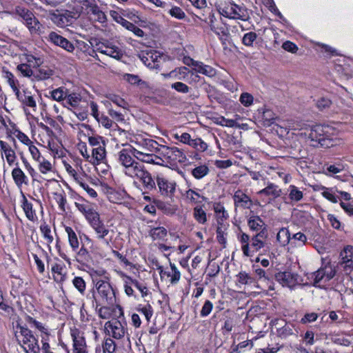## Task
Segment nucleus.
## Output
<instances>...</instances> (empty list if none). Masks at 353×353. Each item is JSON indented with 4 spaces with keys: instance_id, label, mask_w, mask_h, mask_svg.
<instances>
[{
    "instance_id": "obj_1",
    "label": "nucleus",
    "mask_w": 353,
    "mask_h": 353,
    "mask_svg": "<svg viewBox=\"0 0 353 353\" xmlns=\"http://www.w3.org/2000/svg\"><path fill=\"white\" fill-rule=\"evenodd\" d=\"M118 162L122 166V172L126 176L139 180L145 190H156L157 184L159 192L163 196L172 197L174 194L176 185L173 180L163 174H157L156 179H153L145 166L135 161L127 150L123 149L119 152Z\"/></svg>"
},
{
    "instance_id": "obj_2",
    "label": "nucleus",
    "mask_w": 353,
    "mask_h": 353,
    "mask_svg": "<svg viewBox=\"0 0 353 353\" xmlns=\"http://www.w3.org/2000/svg\"><path fill=\"white\" fill-rule=\"evenodd\" d=\"M293 129L304 130V132L301 134H304L312 141L318 143L322 147L329 148L333 145L332 140L330 139L331 128L328 125H310L304 123H297L296 126H293Z\"/></svg>"
},
{
    "instance_id": "obj_3",
    "label": "nucleus",
    "mask_w": 353,
    "mask_h": 353,
    "mask_svg": "<svg viewBox=\"0 0 353 353\" xmlns=\"http://www.w3.org/2000/svg\"><path fill=\"white\" fill-rule=\"evenodd\" d=\"M216 8L221 16L230 19L245 21L250 18L245 6L237 5L232 1H219L216 3Z\"/></svg>"
},
{
    "instance_id": "obj_4",
    "label": "nucleus",
    "mask_w": 353,
    "mask_h": 353,
    "mask_svg": "<svg viewBox=\"0 0 353 353\" xmlns=\"http://www.w3.org/2000/svg\"><path fill=\"white\" fill-rule=\"evenodd\" d=\"M97 294L92 293V297L96 307L103 305H111L115 301V294L111 285L105 281L100 280L96 284Z\"/></svg>"
},
{
    "instance_id": "obj_5",
    "label": "nucleus",
    "mask_w": 353,
    "mask_h": 353,
    "mask_svg": "<svg viewBox=\"0 0 353 353\" xmlns=\"http://www.w3.org/2000/svg\"><path fill=\"white\" fill-rule=\"evenodd\" d=\"M19 328L21 339L18 341L24 351L26 353H39V341L33 332L24 326H19Z\"/></svg>"
},
{
    "instance_id": "obj_6",
    "label": "nucleus",
    "mask_w": 353,
    "mask_h": 353,
    "mask_svg": "<svg viewBox=\"0 0 353 353\" xmlns=\"http://www.w3.org/2000/svg\"><path fill=\"white\" fill-rule=\"evenodd\" d=\"M104 328L109 336L117 340L122 339L128 334L126 323L116 319L107 321Z\"/></svg>"
},
{
    "instance_id": "obj_7",
    "label": "nucleus",
    "mask_w": 353,
    "mask_h": 353,
    "mask_svg": "<svg viewBox=\"0 0 353 353\" xmlns=\"http://www.w3.org/2000/svg\"><path fill=\"white\" fill-rule=\"evenodd\" d=\"M160 155L173 163H184L187 158L183 151L176 147H169L161 145L159 150Z\"/></svg>"
},
{
    "instance_id": "obj_8",
    "label": "nucleus",
    "mask_w": 353,
    "mask_h": 353,
    "mask_svg": "<svg viewBox=\"0 0 353 353\" xmlns=\"http://www.w3.org/2000/svg\"><path fill=\"white\" fill-rule=\"evenodd\" d=\"M80 15L78 11L63 10L57 13H53L51 16L52 21L59 27L70 26Z\"/></svg>"
},
{
    "instance_id": "obj_9",
    "label": "nucleus",
    "mask_w": 353,
    "mask_h": 353,
    "mask_svg": "<svg viewBox=\"0 0 353 353\" xmlns=\"http://www.w3.org/2000/svg\"><path fill=\"white\" fill-rule=\"evenodd\" d=\"M91 228L94 231L97 240L103 245L109 247L112 239V235L111 234L112 231L110 230L108 226L105 225L102 221Z\"/></svg>"
},
{
    "instance_id": "obj_10",
    "label": "nucleus",
    "mask_w": 353,
    "mask_h": 353,
    "mask_svg": "<svg viewBox=\"0 0 353 353\" xmlns=\"http://www.w3.org/2000/svg\"><path fill=\"white\" fill-rule=\"evenodd\" d=\"M234 208L243 210H250L253 205L251 198L242 190H237L233 194Z\"/></svg>"
},
{
    "instance_id": "obj_11",
    "label": "nucleus",
    "mask_w": 353,
    "mask_h": 353,
    "mask_svg": "<svg viewBox=\"0 0 353 353\" xmlns=\"http://www.w3.org/2000/svg\"><path fill=\"white\" fill-rule=\"evenodd\" d=\"M170 270L164 269L162 265H158L157 270H159L161 279L165 277L170 278V283L172 284H175L180 280L181 273L174 263L170 262Z\"/></svg>"
},
{
    "instance_id": "obj_12",
    "label": "nucleus",
    "mask_w": 353,
    "mask_h": 353,
    "mask_svg": "<svg viewBox=\"0 0 353 353\" xmlns=\"http://www.w3.org/2000/svg\"><path fill=\"white\" fill-rule=\"evenodd\" d=\"M336 274L335 270L331 265H325L324 268H320L314 273V285L322 281H328L331 280Z\"/></svg>"
},
{
    "instance_id": "obj_13",
    "label": "nucleus",
    "mask_w": 353,
    "mask_h": 353,
    "mask_svg": "<svg viewBox=\"0 0 353 353\" xmlns=\"http://www.w3.org/2000/svg\"><path fill=\"white\" fill-rule=\"evenodd\" d=\"M275 279L283 286L292 288L298 283V274L289 271L279 272L275 274Z\"/></svg>"
},
{
    "instance_id": "obj_14",
    "label": "nucleus",
    "mask_w": 353,
    "mask_h": 353,
    "mask_svg": "<svg viewBox=\"0 0 353 353\" xmlns=\"http://www.w3.org/2000/svg\"><path fill=\"white\" fill-rule=\"evenodd\" d=\"M0 148L2 156L4 155L10 166L19 165V163L17 161L15 152L8 143L0 141Z\"/></svg>"
},
{
    "instance_id": "obj_15",
    "label": "nucleus",
    "mask_w": 353,
    "mask_h": 353,
    "mask_svg": "<svg viewBox=\"0 0 353 353\" xmlns=\"http://www.w3.org/2000/svg\"><path fill=\"white\" fill-rule=\"evenodd\" d=\"M258 195L265 196L270 201L275 199L281 195V189L279 187L271 182H268L265 188L259 190L257 192Z\"/></svg>"
},
{
    "instance_id": "obj_16",
    "label": "nucleus",
    "mask_w": 353,
    "mask_h": 353,
    "mask_svg": "<svg viewBox=\"0 0 353 353\" xmlns=\"http://www.w3.org/2000/svg\"><path fill=\"white\" fill-rule=\"evenodd\" d=\"M268 234L266 228H263L260 232L253 235L251 238V247L254 248L256 252L265 246V240L268 239Z\"/></svg>"
},
{
    "instance_id": "obj_17",
    "label": "nucleus",
    "mask_w": 353,
    "mask_h": 353,
    "mask_svg": "<svg viewBox=\"0 0 353 353\" xmlns=\"http://www.w3.org/2000/svg\"><path fill=\"white\" fill-rule=\"evenodd\" d=\"M11 174L14 184L19 189H21L23 185H29L28 177L19 167V165H15V168L12 170Z\"/></svg>"
},
{
    "instance_id": "obj_18",
    "label": "nucleus",
    "mask_w": 353,
    "mask_h": 353,
    "mask_svg": "<svg viewBox=\"0 0 353 353\" xmlns=\"http://www.w3.org/2000/svg\"><path fill=\"white\" fill-rule=\"evenodd\" d=\"M132 154L140 161L156 165L161 164L159 162L156 161L157 159L161 160L158 156L153 154L143 152V151H141L135 148H133L132 149Z\"/></svg>"
},
{
    "instance_id": "obj_19",
    "label": "nucleus",
    "mask_w": 353,
    "mask_h": 353,
    "mask_svg": "<svg viewBox=\"0 0 353 353\" xmlns=\"http://www.w3.org/2000/svg\"><path fill=\"white\" fill-rule=\"evenodd\" d=\"M139 148H142L148 152H158L159 153L160 148L161 145L159 144L157 141L152 139H143L141 138L136 142Z\"/></svg>"
},
{
    "instance_id": "obj_20",
    "label": "nucleus",
    "mask_w": 353,
    "mask_h": 353,
    "mask_svg": "<svg viewBox=\"0 0 353 353\" xmlns=\"http://www.w3.org/2000/svg\"><path fill=\"white\" fill-rule=\"evenodd\" d=\"M54 75V70L48 65H41L34 69V81H45Z\"/></svg>"
},
{
    "instance_id": "obj_21",
    "label": "nucleus",
    "mask_w": 353,
    "mask_h": 353,
    "mask_svg": "<svg viewBox=\"0 0 353 353\" xmlns=\"http://www.w3.org/2000/svg\"><path fill=\"white\" fill-rule=\"evenodd\" d=\"M149 236L153 241H164L168 236V230L163 226H150Z\"/></svg>"
},
{
    "instance_id": "obj_22",
    "label": "nucleus",
    "mask_w": 353,
    "mask_h": 353,
    "mask_svg": "<svg viewBox=\"0 0 353 353\" xmlns=\"http://www.w3.org/2000/svg\"><path fill=\"white\" fill-rule=\"evenodd\" d=\"M17 99L23 105L30 107L35 110L37 107V103L33 96L28 91L24 90L23 93L20 91L15 94Z\"/></svg>"
},
{
    "instance_id": "obj_23",
    "label": "nucleus",
    "mask_w": 353,
    "mask_h": 353,
    "mask_svg": "<svg viewBox=\"0 0 353 353\" xmlns=\"http://www.w3.org/2000/svg\"><path fill=\"white\" fill-rule=\"evenodd\" d=\"M97 50L102 54L108 55L112 58L119 59L122 53L121 51L116 46H97Z\"/></svg>"
},
{
    "instance_id": "obj_24",
    "label": "nucleus",
    "mask_w": 353,
    "mask_h": 353,
    "mask_svg": "<svg viewBox=\"0 0 353 353\" xmlns=\"http://www.w3.org/2000/svg\"><path fill=\"white\" fill-rule=\"evenodd\" d=\"M193 70L198 73L212 77L216 74V70L211 66L205 65L203 62L197 61Z\"/></svg>"
},
{
    "instance_id": "obj_25",
    "label": "nucleus",
    "mask_w": 353,
    "mask_h": 353,
    "mask_svg": "<svg viewBox=\"0 0 353 353\" xmlns=\"http://www.w3.org/2000/svg\"><path fill=\"white\" fill-rule=\"evenodd\" d=\"M185 199L192 204H199L205 200V198L201 195L197 191L193 189H188L184 194Z\"/></svg>"
},
{
    "instance_id": "obj_26",
    "label": "nucleus",
    "mask_w": 353,
    "mask_h": 353,
    "mask_svg": "<svg viewBox=\"0 0 353 353\" xmlns=\"http://www.w3.org/2000/svg\"><path fill=\"white\" fill-rule=\"evenodd\" d=\"M22 208L25 212L26 216L30 221H34L37 219L35 210H33L32 204L28 201L23 194Z\"/></svg>"
},
{
    "instance_id": "obj_27",
    "label": "nucleus",
    "mask_w": 353,
    "mask_h": 353,
    "mask_svg": "<svg viewBox=\"0 0 353 353\" xmlns=\"http://www.w3.org/2000/svg\"><path fill=\"white\" fill-rule=\"evenodd\" d=\"M248 225L252 231L260 232L263 228H266L263 219L259 216H252L248 221Z\"/></svg>"
},
{
    "instance_id": "obj_28",
    "label": "nucleus",
    "mask_w": 353,
    "mask_h": 353,
    "mask_svg": "<svg viewBox=\"0 0 353 353\" xmlns=\"http://www.w3.org/2000/svg\"><path fill=\"white\" fill-rule=\"evenodd\" d=\"M255 283V279L245 271H241L236 275V285L241 288L242 285H252Z\"/></svg>"
},
{
    "instance_id": "obj_29",
    "label": "nucleus",
    "mask_w": 353,
    "mask_h": 353,
    "mask_svg": "<svg viewBox=\"0 0 353 353\" xmlns=\"http://www.w3.org/2000/svg\"><path fill=\"white\" fill-rule=\"evenodd\" d=\"M71 337L74 349L86 347L85 340L79 330H71Z\"/></svg>"
},
{
    "instance_id": "obj_30",
    "label": "nucleus",
    "mask_w": 353,
    "mask_h": 353,
    "mask_svg": "<svg viewBox=\"0 0 353 353\" xmlns=\"http://www.w3.org/2000/svg\"><path fill=\"white\" fill-rule=\"evenodd\" d=\"M288 197L291 203H296L302 200L303 192L294 185H290L288 188Z\"/></svg>"
},
{
    "instance_id": "obj_31",
    "label": "nucleus",
    "mask_w": 353,
    "mask_h": 353,
    "mask_svg": "<svg viewBox=\"0 0 353 353\" xmlns=\"http://www.w3.org/2000/svg\"><path fill=\"white\" fill-rule=\"evenodd\" d=\"M65 232L68 234L69 244L72 251L77 252L79 247V242L75 232L70 227H66Z\"/></svg>"
},
{
    "instance_id": "obj_32",
    "label": "nucleus",
    "mask_w": 353,
    "mask_h": 353,
    "mask_svg": "<svg viewBox=\"0 0 353 353\" xmlns=\"http://www.w3.org/2000/svg\"><path fill=\"white\" fill-rule=\"evenodd\" d=\"M291 236L289 230L286 228L279 230L276 235V241L281 246H285L290 243Z\"/></svg>"
},
{
    "instance_id": "obj_33",
    "label": "nucleus",
    "mask_w": 353,
    "mask_h": 353,
    "mask_svg": "<svg viewBox=\"0 0 353 353\" xmlns=\"http://www.w3.org/2000/svg\"><path fill=\"white\" fill-rule=\"evenodd\" d=\"M64 265L61 263H55L52 267L53 276L57 282H62L65 279V274L63 272Z\"/></svg>"
},
{
    "instance_id": "obj_34",
    "label": "nucleus",
    "mask_w": 353,
    "mask_h": 353,
    "mask_svg": "<svg viewBox=\"0 0 353 353\" xmlns=\"http://www.w3.org/2000/svg\"><path fill=\"white\" fill-rule=\"evenodd\" d=\"M117 349V344L111 336L104 339L102 344L101 353H114Z\"/></svg>"
},
{
    "instance_id": "obj_35",
    "label": "nucleus",
    "mask_w": 353,
    "mask_h": 353,
    "mask_svg": "<svg viewBox=\"0 0 353 353\" xmlns=\"http://www.w3.org/2000/svg\"><path fill=\"white\" fill-rule=\"evenodd\" d=\"M193 217L200 224L203 225L207 222L206 212L200 205L193 208Z\"/></svg>"
},
{
    "instance_id": "obj_36",
    "label": "nucleus",
    "mask_w": 353,
    "mask_h": 353,
    "mask_svg": "<svg viewBox=\"0 0 353 353\" xmlns=\"http://www.w3.org/2000/svg\"><path fill=\"white\" fill-rule=\"evenodd\" d=\"M81 101V97L80 94L77 93H72L66 94L65 101L63 102V105L68 108H69V106L75 108L79 104Z\"/></svg>"
},
{
    "instance_id": "obj_37",
    "label": "nucleus",
    "mask_w": 353,
    "mask_h": 353,
    "mask_svg": "<svg viewBox=\"0 0 353 353\" xmlns=\"http://www.w3.org/2000/svg\"><path fill=\"white\" fill-rule=\"evenodd\" d=\"M136 310L140 312L141 314L144 315L148 322L150 321V319L153 315V309L149 303L146 305H138L136 307Z\"/></svg>"
},
{
    "instance_id": "obj_38",
    "label": "nucleus",
    "mask_w": 353,
    "mask_h": 353,
    "mask_svg": "<svg viewBox=\"0 0 353 353\" xmlns=\"http://www.w3.org/2000/svg\"><path fill=\"white\" fill-rule=\"evenodd\" d=\"M189 146L193 148L196 151L203 152L208 150V145L201 138L196 137L192 139Z\"/></svg>"
},
{
    "instance_id": "obj_39",
    "label": "nucleus",
    "mask_w": 353,
    "mask_h": 353,
    "mask_svg": "<svg viewBox=\"0 0 353 353\" xmlns=\"http://www.w3.org/2000/svg\"><path fill=\"white\" fill-rule=\"evenodd\" d=\"M17 70L25 77L32 78L34 81V69L27 63H21L17 67Z\"/></svg>"
},
{
    "instance_id": "obj_40",
    "label": "nucleus",
    "mask_w": 353,
    "mask_h": 353,
    "mask_svg": "<svg viewBox=\"0 0 353 353\" xmlns=\"http://www.w3.org/2000/svg\"><path fill=\"white\" fill-rule=\"evenodd\" d=\"M209 171L210 170L207 165H201L192 169L191 173L195 179H201L208 174Z\"/></svg>"
},
{
    "instance_id": "obj_41",
    "label": "nucleus",
    "mask_w": 353,
    "mask_h": 353,
    "mask_svg": "<svg viewBox=\"0 0 353 353\" xmlns=\"http://www.w3.org/2000/svg\"><path fill=\"white\" fill-rule=\"evenodd\" d=\"M4 77L7 79V82L11 87L14 94H17L19 91L18 88L19 81L15 79L14 74L9 71H4Z\"/></svg>"
},
{
    "instance_id": "obj_42",
    "label": "nucleus",
    "mask_w": 353,
    "mask_h": 353,
    "mask_svg": "<svg viewBox=\"0 0 353 353\" xmlns=\"http://www.w3.org/2000/svg\"><path fill=\"white\" fill-rule=\"evenodd\" d=\"M110 15L114 21L121 24L123 28L125 29L129 28V26H130L131 22L124 19L119 12L116 10H111L110 12Z\"/></svg>"
},
{
    "instance_id": "obj_43",
    "label": "nucleus",
    "mask_w": 353,
    "mask_h": 353,
    "mask_svg": "<svg viewBox=\"0 0 353 353\" xmlns=\"http://www.w3.org/2000/svg\"><path fill=\"white\" fill-rule=\"evenodd\" d=\"M307 239L306 236L303 233L299 232L292 236L290 240V243L292 245L294 244L296 247H302L305 244Z\"/></svg>"
},
{
    "instance_id": "obj_44",
    "label": "nucleus",
    "mask_w": 353,
    "mask_h": 353,
    "mask_svg": "<svg viewBox=\"0 0 353 353\" xmlns=\"http://www.w3.org/2000/svg\"><path fill=\"white\" fill-rule=\"evenodd\" d=\"M124 77L125 79L132 85L138 84L141 88H148L147 82L142 81L137 75L125 74Z\"/></svg>"
},
{
    "instance_id": "obj_45",
    "label": "nucleus",
    "mask_w": 353,
    "mask_h": 353,
    "mask_svg": "<svg viewBox=\"0 0 353 353\" xmlns=\"http://www.w3.org/2000/svg\"><path fill=\"white\" fill-rule=\"evenodd\" d=\"M48 41L53 44H70L65 38L56 32H51L48 34Z\"/></svg>"
},
{
    "instance_id": "obj_46",
    "label": "nucleus",
    "mask_w": 353,
    "mask_h": 353,
    "mask_svg": "<svg viewBox=\"0 0 353 353\" xmlns=\"http://www.w3.org/2000/svg\"><path fill=\"white\" fill-rule=\"evenodd\" d=\"M91 259L89 251L83 245L81 248L77 252V261L80 263H86Z\"/></svg>"
},
{
    "instance_id": "obj_47",
    "label": "nucleus",
    "mask_w": 353,
    "mask_h": 353,
    "mask_svg": "<svg viewBox=\"0 0 353 353\" xmlns=\"http://www.w3.org/2000/svg\"><path fill=\"white\" fill-rule=\"evenodd\" d=\"M123 287L125 290V294L128 296H134V290H133V284L131 283L133 282V279H132L130 276H126L125 274H123Z\"/></svg>"
},
{
    "instance_id": "obj_48",
    "label": "nucleus",
    "mask_w": 353,
    "mask_h": 353,
    "mask_svg": "<svg viewBox=\"0 0 353 353\" xmlns=\"http://www.w3.org/2000/svg\"><path fill=\"white\" fill-rule=\"evenodd\" d=\"M340 256V263L345 262V261L353 259V246L350 245H346L341 252Z\"/></svg>"
},
{
    "instance_id": "obj_49",
    "label": "nucleus",
    "mask_w": 353,
    "mask_h": 353,
    "mask_svg": "<svg viewBox=\"0 0 353 353\" xmlns=\"http://www.w3.org/2000/svg\"><path fill=\"white\" fill-rule=\"evenodd\" d=\"M85 219L88 221L90 227H92L93 225L102 221V220H101L99 213L96 210H94L93 208L85 216Z\"/></svg>"
},
{
    "instance_id": "obj_50",
    "label": "nucleus",
    "mask_w": 353,
    "mask_h": 353,
    "mask_svg": "<svg viewBox=\"0 0 353 353\" xmlns=\"http://www.w3.org/2000/svg\"><path fill=\"white\" fill-rule=\"evenodd\" d=\"M24 21L31 32H36L39 28V23L33 13Z\"/></svg>"
},
{
    "instance_id": "obj_51",
    "label": "nucleus",
    "mask_w": 353,
    "mask_h": 353,
    "mask_svg": "<svg viewBox=\"0 0 353 353\" xmlns=\"http://www.w3.org/2000/svg\"><path fill=\"white\" fill-rule=\"evenodd\" d=\"M105 157V150L103 146H98L92 150V157L99 163L103 160Z\"/></svg>"
},
{
    "instance_id": "obj_52",
    "label": "nucleus",
    "mask_w": 353,
    "mask_h": 353,
    "mask_svg": "<svg viewBox=\"0 0 353 353\" xmlns=\"http://www.w3.org/2000/svg\"><path fill=\"white\" fill-rule=\"evenodd\" d=\"M214 211L218 217V221L219 220L224 221L228 218V214L225 210V208L221 204H216L214 206Z\"/></svg>"
},
{
    "instance_id": "obj_53",
    "label": "nucleus",
    "mask_w": 353,
    "mask_h": 353,
    "mask_svg": "<svg viewBox=\"0 0 353 353\" xmlns=\"http://www.w3.org/2000/svg\"><path fill=\"white\" fill-rule=\"evenodd\" d=\"M26 59L27 65H30L33 69L43 64V59L40 57H36L32 54H26Z\"/></svg>"
},
{
    "instance_id": "obj_54",
    "label": "nucleus",
    "mask_w": 353,
    "mask_h": 353,
    "mask_svg": "<svg viewBox=\"0 0 353 353\" xmlns=\"http://www.w3.org/2000/svg\"><path fill=\"white\" fill-rule=\"evenodd\" d=\"M172 137L179 141V142L189 145L192 138L191 137L190 134L188 132H183L181 134L178 132L173 133Z\"/></svg>"
},
{
    "instance_id": "obj_55",
    "label": "nucleus",
    "mask_w": 353,
    "mask_h": 353,
    "mask_svg": "<svg viewBox=\"0 0 353 353\" xmlns=\"http://www.w3.org/2000/svg\"><path fill=\"white\" fill-rule=\"evenodd\" d=\"M54 199H55L56 202L59 205V209L61 211L65 212V205L67 203L66 196H65V193L63 192H56L54 194Z\"/></svg>"
},
{
    "instance_id": "obj_56",
    "label": "nucleus",
    "mask_w": 353,
    "mask_h": 353,
    "mask_svg": "<svg viewBox=\"0 0 353 353\" xmlns=\"http://www.w3.org/2000/svg\"><path fill=\"white\" fill-rule=\"evenodd\" d=\"M37 162L39 163V170L42 174H47L52 170L51 163L44 158L42 157L41 160L37 161Z\"/></svg>"
},
{
    "instance_id": "obj_57",
    "label": "nucleus",
    "mask_w": 353,
    "mask_h": 353,
    "mask_svg": "<svg viewBox=\"0 0 353 353\" xmlns=\"http://www.w3.org/2000/svg\"><path fill=\"white\" fill-rule=\"evenodd\" d=\"M52 98L57 101H63L65 102L66 98V93L63 88H59L52 90L51 92Z\"/></svg>"
},
{
    "instance_id": "obj_58",
    "label": "nucleus",
    "mask_w": 353,
    "mask_h": 353,
    "mask_svg": "<svg viewBox=\"0 0 353 353\" xmlns=\"http://www.w3.org/2000/svg\"><path fill=\"white\" fill-rule=\"evenodd\" d=\"M253 271L259 280L268 281L270 280L269 274L263 269L261 268L258 265H252Z\"/></svg>"
},
{
    "instance_id": "obj_59",
    "label": "nucleus",
    "mask_w": 353,
    "mask_h": 353,
    "mask_svg": "<svg viewBox=\"0 0 353 353\" xmlns=\"http://www.w3.org/2000/svg\"><path fill=\"white\" fill-rule=\"evenodd\" d=\"M168 13L172 17L177 19H183L185 18V13L183 10L178 6H172L169 10Z\"/></svg>"
},
{
    "instance_id": "obj_60",
    "label": "nucleus",
    "mask_w": 353,
    "mask_h": 353,
    "mask_svg": "<svg viewBox=\"0 0 353 353\" xmlns=\"http://www.w3.org/2000/svg\"><path fill=\"white\" fill-rule=\"evenodd\" d=\"M239 101L245 107H249L253 104L254 97L248 92H243L239 98Z\"/></svg>"
},
{
    "instance_id": "obj_61",
    "label": "nucleus",
    "mask_w": 353,
    "mask_h": 353,
    "mask_svg": "<svg viewBox=\"0 0 353 353\" xmlns=\"http://www.w3.org/2000/svg\"><path fill=\"white\" fill-rule=\"evenodd\" d=\"M91 12H92V14L96 17V19L99 22L103 23L105 21V20H106L105 14H104V12L103 11H101L99 9V8L97 5H94L91 7Z\"/></svg>"
},
{
    "instance_id": "obj_62",
    "label": "nucleus",
    "mask_w": 353,
    "mask_h": 353,
    "mask_svg": "<svg viewBox=\"0 0 353 353\" xmlns=\"http://www.w3.org/2000/svg\"><path fill=\"white\" fill-rule=\"evenodd\" d=\"M72 283L77 290L83 294L85 290V282L82 277L75 276L72 280Z\"/></svg>"
},
{
    "instance_id": "obj_63",
    "label": "nucleus",
    "mask_w": 353,
    "mask_h": 353,
    "mask_svg": "<svg viewBox=\"0 0 353 353\" xmlns=\"http://www.w3.org/2000/svg\"><path fill=\"white\" fill-rule=\"evenodd\" d=\"M26 321L29 324L32 325L34 327L38 329L41 332V334H43L45 332L48 331V329L47 327H46L43 325V323H41L39 321H37L36 319H33L32 317H31L30 316H28L27 317Z\"/></svg>"
},
{
    "instance_id": "obj_64",
    "label": "nucleus",
    "mask_w": 353,
    "mask_h": 353,
    "mask_svg": "<svg viewBox=\"0 0 353 353\" xmlns=\"http://www.w3.org/2000/svg\"><path fill=\"white\" fill-rule=\"evenodd\" d=\"M14 134L20 142H21L22 143L25 144L27 146H28L32 143V141L29 139V137L26 134H24L23 132H21L19 130H15L14 132Z\"/></svg>"
}]
</instances>
